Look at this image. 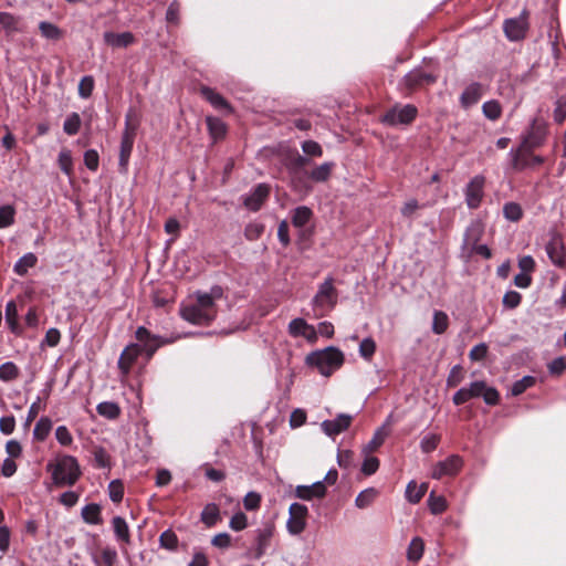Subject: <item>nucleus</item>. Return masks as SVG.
I'll use <instances>...</instances> for the list:
<instances>
[{
	"mask_svg": "<svg viewBox=\"0 0 566 566\" xmlns=\"http://www.w3.org/2000/svg\"><path fill=\"white\" fill-rule=\"evenodd\" d=\"M142 349L137 344H129L128 346L125 347L118 359V367L122 370L123 375H127L129 373L133 364L135 363Z\"/></svg>",
	"mask_w": 566,
	"mask_h": 566,
	"instance_id": "nucleus-17",
	"label": "nucleus"
},
{
	"mask_svg": "<svg viewBox=\"0 0 566 566\" xmlns=\"http://www.w3.org/2000/svg\"><path fill=\"white\" fill-rule=\"evenodd\" d=\"M427 489H428V486L426 483L418 485L413 481L409 482V484L407 485V489H406L407 500L412 504L420 502V500L426 494Z\"/></svg>",
	"mask_w": 566,
	"mask_h": 566,
	"instance_id": "nucleus-31",
	"label": "nucleus"
},
{
	"mask_svg": "<svg viewBox=\"0 0 566 566\" xmlns=\"http://www.w3.org/2000/svg\"><path fill=\"white\" fill-rule=\"evenodd\" d=\"M270 195V187L260 184L255 189L244 198L243 205L251 211H258Z\"/></svg>",
	"mask_w": 566,
	"mask_h": 566,
	"instance_id": "nucleus-13",
	"label": "nucleus"
},
{
	"mask_svg": "<svg viewBox=\"0 0 566 566\" xmlns=\"http://www.w3.org/2000/svg\"><path fill=\"white\" fill-rule=\"evenodd\" d=\"M485 178L483 176H475L471 179L465 188V201L469 208L475 209L480 206L483 198V188Z\"/></svg>",
	"mask_w": 566,
	"mask_h": 566,
	"instance_id": "nucleus-10",
	"label": "nucleus"
},
{
	"mask_svg": "<svg viewBox=\"0 0 566 566\" xmlns=\"http://www.w3.org/2000/svg\"><path fill=\"white\" fill-rule=\"evenodd\" d=\"M337 291L334 287V280L327 277L317 290V293L313 297V306L315 311H319L316 316H323L324 312L331 311L337 303Z\"/></svg>",
	"mask_w": 566,
	"mask_h": 566,
	"instance_id": "nucleus-5",
	"label": "nucleus"
},
{
	"mask_svg": "<svg viewBox=\"0 0 566 566\" xmlns=\"http://www.w3.org/2000/svg\"><path fill=\"white\" fill-rule=\"evenodd\" d=\"M0 25L8 34L21 32V18L10 12L0 11Z\"/></svg>",
	"mask_w": 566,
	"mask_h": 566,
	"instance_id": "nucleus-24",
	"label": "nucleus"
},
{
	"mask_svg": "<svg viewBox=\"0 0 566 566\" xmlns=\"http://www.w3.org/2000/svg\"><path fill=\"white\" fill-rule=\"evenodd\" d=\"M52 429V421L48 417H42L35 424L33 430L34 439L44 441Z\"/></svg>",
	"mask_w": 566,
	"mask_h": 566,
	"instance_id": "nucleus-36",
	"label": "nucleus"
},
{
	"mask_svg": "<svg viewBox=\"0 0 566 566\" xmlns=\"http://www.w3.org/2000/svg\"><path fill=\"white\" fill-rule=\"evenodd\" d=\"M462 467V459L458 455H451L436 464L432 470L433 479H441L444 475H453L459 472Z\"/></svg>",
	"mask_w": 566,
	"mask_h": 566,
	"instance_id": "nucleus-11",
	"label": "nucleus"
},
{
	"mask_svg": "<svg viewBox=\"0 0 566 566\" xmlns=\"http://www.w3.org/2000/svg\"><path fill=\"white\" fill-rule=\"evenodd\" d=\"M302 149L305 155L313 157H321L323 155V149L321 145L314 140H306L302 144Z\"/></svg>",
	"mask_w": 566,
	"mask_h": 566,
	"instance_id": "nucleus-58",
	"label": "nucleus"
},
{
	"mask_svg": "<svg viewBox=\"0 0 566 566\" xmlns=\"http://www.w3.org/2000/svg\"><path fill=\"white\" fill-rule=\"evenodd\" d=\"M375 350H376V344L374 342L373 338L368 337V338H364L361 342H360V345H359V354L364 357V358H367L369 359L374 354H375Z\"/></svg>",
	"mask_w": 566,
	"mask_h": 566,
	"instance_id": "nucleus-56",
	"label": "nucleus"
},
{
	"mask_svg": "<svg viewBox=\"0 0 566 566\" xmlns=\"http://www.w3.org/2000/svg\"><path fill=\"white\" fill-rule=\"evenodd\" d=\"M390 427L391 416L388 417L386 422L375 431L371 440L364 447L363 452L365 455L376 451L385 442V440L387 439V437H389L391 432Z\"/></svg>",
	"mask_w": 566,
	"mask_h": 566,
	"instance_id": "nucleus-15",
	"label": "nucleus"
},
{
	"mask_svg": "<svg viewBox=\"0 0 566 566\" xmlns=\"http://www.w3.org/2000/svg\"><path fill=\"white\" fill-rule=\"evenodd\" d=\"M94 87V80L92 76H84L78 84V94L83 98H87L92 95Z\"/></svg>",
	"mask_w": 566,
	"mask_h": 566,
	"instance_id": "nucleus-53",
	"label": "nucleus"
},
{
	"mask_svg": "<svg viewBox=\"0 0 566 566\" xmlns=\"http://www.w3.org/2000/svg\"><path fill=\"white\" fill-rule=\"evenodd\" d=\"M59 166L61 170L69 177L73 174V160L69 149H62L59 154Z\"/></svg>",
	"mask_w": 566,
	"mask_h": 566,
	"instance_id": "nucleus-41",
	"label": "nucleus"
},
{
	"mask_svg": "<svg viewBox=\"0 0 566 566\" xmlns=\"http://www.w3.org/2000/svg\"><path fill=\"white\" fill-rule=\"evenodd\" d=\"M522 301V295L516 291H509L504 294L502 303L503 306L513 310L520 305Z\"/></svg>",
	"mask_w": 566,
	"mask_h": 566,
	"instance_id": "nucleus-52",
	"label": "nucleus"
},
{
	"mask_svg": "<svg viewBox=\"0 0 566 566\" xmlns=\"http://www.w3.org/2000/svg\"><path fill=\"white\" fill-rule=\"evenodd\" d=\"M482 86L479 83L470 84L461 94L460 101L463 107L468 108L481 98Z\"/></svg>",
	"mask_w": 566,
	"mask_h": 566,
	"instance_id": "nucleus-22",
	"label": "nucleus"
},
{
	"mask_svg": "<svg viewBox=\"0 0 566 566\" xmlns=\"http://www.w3.org/2000/svg\"><path fill=\"white\" fill-rule=\"evenodd\" d=\"M38 262V258L34 253H27L24 254L23 256H21L17 263L14 264V272L20 275V276H23L28 273V270L35 266Z\"/></svg>",
	"mask_w": 566,
	"mask_h": 566,
	"instance_id": "nucleus-28",
	"label": "nucleus"
},
{
	"mask_svg": "<svg viewBox=\"0 0 566 566\" xmlns=\"http://www.w3.org/2000/svg\"><path fill=\"white\" fill-rule=\"evenodd\" d=\"M439 442L440 437L438 434H428L421 440L420 447L423 452L429 453L437 449Z\"/></svg>",
	"mask_w": 566,
	"mask_h": 566,
	"instance_id": "nucleus-55",
	"label": "nucleus"
},
{
	"mask_svg": "<svg viewBox=\"0 0 566 566\" xmlns=\"http://www.w3.org/2000/svg\"><path fill=\"white\" fill-rule=\"evenodd\" d=\"M222 296L220 287H213L210 293H196V302L181 307V317L192 324L208 325L217 315L214 300Z\"/></svg>",
	"mask_w": 566,
	"mask_h": 566,
	"instance_id": "nucleus-1",
	"label": "nucleus"
},
{
	"mask_svg": "<svg viewBox=\"0 0 566 566\" xmlns=\"http://www.w3.org/2000/svg\"><path fill=\"white\" fill-rule=\"evenodd\" d=\"M333 167V163H324L310 172V178L316 182H324L331 177Z\"/></svg>",
	"mask_w": 566,
	"mask_h": 566,
	"instance_id": "nucleus-35",
	"label": "nucleus"
},
{
	"mask_svg": "<svg viewBox=\"0 0 566 566\" xmlns=\"http://www.w3.org/2000/svg\"><path fill=\"white\" fill-rule=\"evenodd\" d=\"M219 518H220V511H219V507L217 506V504L209 503L203 507V510L201 512V522L207 527H212L213 525H216V523L219 521Z\"/></svg>",
	"mask_w": 566,
	"mask_h": 566,
	"instance_id": "nucleus-27",
	"label": "nucleus"
},
{
	"mask_svg": "<svg viewBox=\"0 0 566 566\" xmlns=\"http://www.w3.org/2000/svg\"><path fill=\"white\" fill-rule=\"evenodd\" d=\"M482 111L484 116L491 120L497 119L502 114L500 103L493 99L485 102L482 106Z\"/></svg>",
	"mask_w": 566,
	"mask_h": 566,
	"instance_id": "nucleus-42",
	"label": "nucleus"
},
{
	"mask_svg": "<svg viewBox=\"0 0 566 566\" xmlns=\"http://www.w3.org/2000/svg\"><path fill=\"white\" fill-rule=\"evenodd\" d=\"M230 527L233 531H242L248 525L247 515L242 512L234 514L230 520Z\"/></svg>",
	"mask_w": 566,
	"mask_h": 566,
	"instance_id": "nucleus-61",
	"label": "nucleus"
},
{
	"mask_svg": "<svg viewBox=\"0 0 566 566\" xmlns=\"http://www.w3.org/2000/svg\"><path fill=\"white\" fill-rule=\"evenodd\" d=\"M484 389V381H474L471 382L469 387H463L459 389L453 395V402L454 405L459 406L467 401H469L472 398L481 397Z\"/></svg>",
	"mask_w": 566,
	"mask_h": 566,
	"instance_id": "nucleus-16",
	"label": "nucleus"
},
{
	"mask_svg": "<svg viewBox=\"0 0 566 566\" xmlns=\"http://www.w3.org/2000/svg\"><path fill=\"white\" fill-rule=\"evenodd\" d=\"M206 122L208 125L209 133L214 140L224 137L227 133V126L221 119L212 116H207Z\"/></svg>",
	"mask_w": 566,
	"mask_h": 566,
	"instance_id": "nucleus-30",
	"label": "nucleus"
},
{
	"mask_svg": "<svg viewBox=\"0 0 566 566\" xmlns=\"http://www.w3.org/2000/svg\"><path fill=\"white\" fill-rule=\"evenodd\" d=\"M108 494L113 502L119 503L124 496V486L119 480H114L108 484Z\"/></svg>",
	"mask_w": 566,
	"mask_h": 566,
	"instance_id": "nucleus-51",
	"label": "nucleus"
},
{
	"mask_svg": "<svg viewBox=\"0 0 566 566\" xmlns=\"http://www.w3.org/2000/svg\"><path fill=\"white\" fill-rule=\"evenodd\" d=\"M98 163H99V156L96 150L88 149L85 151L84 164L90 170H92V171L97 170Z\"/></svg>",
	"mask_w": 566,
	"mask_h": 566,
	"instance_id": "nucleus-60",
	"label": "nucleus"
},
{
	"mask_svg": "<svg viewBox=\"0 0 566 566\" xmlns=\"http://www.w3.org/2000/svg\"><path fill=\"white\" fill-rule=\"evenodd\" d=\"M19 369L15 364L7 361L0 366V379L3 381H10L18 377Z\"/></svg>",
	"mask_w": 566,
	"mask_h": 566,
	"instance_id": "nucleus-45",
	"label": "nucleus"
},
{
	"mask_svg": "<svg viewBox=\"0 0 566 566\" xmlns=\"http://www.w3.org/2000/svg\"><path fill=\"white\" fill-rule=\"evenodd\" d=\"M94 462L99 468L111 467V457L103 447H95L93 450Z\"/></svg>",
	"mask_w": 566,
	"mask_h": 566,
	"instance_id": "nucleus-46",
	"label": "nucleus"
},
{
	"mask_svg": "<svg viewBox=\"0 0 566 566\" xmlns=\"http://www.w3.org/2000/svg\"><path fill=\"white\" fill-rule=\"evenodd\" d=\"M261 495L256 492H249L243 499V505L248 511H254L260 507Z\"/></svg>",
	"mask_w": 566,
	"mask_h": 566,
	"instance_id": "nucleus-57",
	"label": "nucleus"
},
{
	"mask_svg": "<svg viewBox=\"0 0 566 566\" xmlns=\"http://www.w3.org/2000/svg\"><path fill=\"white\" fill-rule=\"evenodd\" d=\"M307 512V507L303 504H291L289 509L290 516L286 522V527L290 534L298 535L305 530Z\"/></svg>",
	"mask_w": 566,
	"mask_h": 566,
	"instance_id": "nucleus-7",
	"label": "nucleus"
},
{
	"mask_svg": "<svg viewBox=\"0 0 566 566\" xmlns=\"http://www.w3.org/2000/svg\"><path fill=\"white\" fill-rule=\"evenodd\" d=\"M417 114V107L411 104L396 105L384 114L381 123L388 126L408 125L416 118Z\"/></svg>",
	"mask_w": 566,
	"mask_h": 566,
	"instance_id": "nucleus-6",
	"label": "nucleus"
},
{
	"mask_svg": "<svg viewBox=\"0 0 566 566\" xmlns=\"http://www.w3.org/2000/svg\"><path fill=\"white\" fill-rule=\"evenodd\" d=\"M312 210L305 206L297 207L292 216V223L296 228H302L311 220Z\"/></svg>",
	"mask_w": 566,
	"mask_h": 566,
	"instance_id": "nucleus-34",
	"label": "nucleus"
},
{
	"mask_svg": "<svg viewBox=\"0 0 566 566\" xmlns=\"http://www.w3.org/2000/svg\"><path fill=\"white\" fill-rule=\"evenodd\" d=\"M46 470L52 473L55 485H73L81 475L77 460L72 455H63L55 463H49Z\"/></svg>",
	"mask_w": 566,
	"mask_h": 566,
	"instance_id": "nucleus-3",
	"label": "nucleus"
},
{
	"mask_svg": "<svg viewBox=\"0 0 566 566\" xmlns=\"http://www.w3.org/2000/svg\"><path fill=\"white\" fill-rule=\"evenodd\" d=\"M264 232V226L259 222H251L244 229V237L249 241L258 240Z\"/></svg>",
	"mask_w": 566,
	"mask_h": 566,
	"instance_id": "nucleus-50",
	"label": "nucleus"
},
{
	"mask_svg": "<svg viewBox=\"0 0 566 566\" xmlns=\"http://www.w3.org/2000/svg\"><path fill=\"white\" fill-rule=\"evenodd\" d=\"M344 360L343 352L334 346L315 350L306 356V364L315 367L325 377H329L335 370L339 369Z\"/></svg>",
	"mask_w": 566,
	"mask_h": 566,
	"instance_id": "nucleus-2",
	"label": "nucleus"
},
{
	"mask_svg": "<svg viewBox=\"0 0 566 566\" xmlns=\"http://www.w3.org/2000/svg\"><path fill=\"white\" fill-rule=\"evenodd\" d=\"M527 12L524 10L517 18L507 19L504 22V32L509 40H522L528 29Z\"/></svg>",
	"mask_w": 566,
	"mask_h": 566,
	"instance_id": "nucleus-8",
	"label": "nucleus"
},
{
	"mask_svg": "<svg viewBox=\"0 0 566 566\" xmlns=\"http://www.w3.org/2000/svg\"><path fill=\"white\" fill-rule=\"evenodd\" d=\"M449 326L448 315L442 311H436L433 313L432 331L440 335L443 334Z\"/></svg>",
	"mask_w": 566,
	"mask_h": 566,
	"instance_id": "nucleus-39",
	"label": "nucleus"
},
{
	"mask_svg": "<svg viewBox=\"0 0 566 566\" xmlns=\"http://www.w3.org/2000/svg\"><path fill=\"white\" fill-rule=\"evenodd\" d=\"M138 122L133 120V114L128 113L125 119V128L122 134L120 147H119V171L123 174L127 172L129 158L133 151V146L136 137V130Z\"/></svg>",
	"mask_w": 566,
	"mask_h": 566,
	"instance_id": "nucleus-4",
	"label": "nucleus"
},
{
	"mask_svg": "<svg viewBox=\"0 0 566 566\" xmlns=\"http://www.w3.org/2000/svg\"><path fill=\"white\" fill-rule=\"evenodd\" d=\"M159 542H160L161 547H165L170 551L176 549L178 546V537L170 530H167L161 533V535L159 537Z\"/></svg>",
	"mask_w": 566,
	"mask_h": 566,
	"instance_id": "nucleus-47",
	"label": "nucleus"
},
{
	"mask_svg": "<svg viewBox=\"0 0 566 566\" xmlns=\"http://www.w3.org/2000/svg\"><path fill=\"white\" fill-rule=\"evenodd\" d=\"M103 38H104V42L107 45L113 46V48H127L135 40L133 33H130V32H123V33L105 32Z\"/></svg>",
	"mask_w": 566,
	"mask_h": 566,
	"instance_id": "nucleus-21",
	"label": "nucleus"
},
{
	"mask_svg": "<svg viewBox=\"0 0 566 566\" xmlns=\"http://www.w3.org/2000/svg\"><path fill=\"white\" fill-rule=\"evenodd\" d=\"M535 384V378L532 376H524L522 379L515 381L512 386V395L518 396L523 394L527 388Z\"/></svg>",
	"mask_w": 566,
	"mask_h": 566,
	"instance_id": "nucleus-49",
	"label": "nucleus"
},
{
	"mask_svg": "<svg viewBox=\"0 0 566 566\" xmlns=\"http://www.w3.org/2000/svg\"><path fill=\"white\" fill-rule=\"evenodd\" d=\"M55 437L62 446H70L73 442L71 432L65 426H60L55 430Z\"/></svg>",
	"mask_w": 566,
	"mask_h": 566,
	"instance_id": "nucleus-63",
	"label": "nucleus"
},
{
	"mask_svg": "<svg viewBox=\"0 0 566 566\" xmlns=\"http://www.w3.org/2000/svg\"><path fill=\"white\" fill-rule=\"evenodd\" d=\"M462 379H463L462 367L457 365L451 369V371L448 376V379H447V385L449 387H455L462 381Z\"/></svg>",
	"mask_w": 566,
	"mask_h": 566,
	"instance_id": "nucleus-64",
	"label": "nucleus"
},
{
	"mask_svg": "<svg viewBox=\"0 0 566 566\" xmlns=\"http://www.w3.org/2000/svg\"><path fill=\"white\" fill-rule=\"evenodd\" d=\"M546 252L551 261L560 266L565 262L564 244L559 235H553L546 244Z\"/></svg>",
	"mask_w": 566,
	"mask_h": 566,
	"instance_id": "nucleus-19",
	"label": "nucleus"
},
{
	"mask_svg": "<svg viewBox=\"0 0 566 566\" xmlns=\"http://www.w3.org/2000/svg\"><path fill=\"white\" fill-rule=\"evenodd\" d=\"M423 551L424 544L422 538H412L407 549V559L411 563H418L423 555Z\"/></svg>",
	"mask_w": 566,
	"mask_h": 566,
	"instance_id": "nucleus-32",
	"label": "nucleus"
},
{
	"mask_svg": "<svg viewBox=\"0 0 566 566\" xmlns=\"http://www.w3.org/2000/svg\"><path fill=\"white\" fill-rule=\"evenodd\" d=\"M17 317H18L17 305H15L14 302L11 301L6 306V321H7V324L9 325V327H10V329L13 333L19 334L20 329H19V326H18Z\"/></svg>",
	"mask_w": 566,
	"mask_h": 566,
	"instance_id": "nucleus-40",
	"label": "nucleus"
},
{
	"mask_svg": "<svg viewBox=\"0 0 566 566\" xmlns=\"http://www.w3.org/2000/svg\"><path fill=\"white\" fill-rule=\"evenodd\" d=\"M14 209L11 206L0 207V228H6L13 223Z\"/></svg>",
	"mask_w": 566,
	"mask_h": 566,
	"instance_id": "nucleus-54",
	"label": "nucleus"
},
{
	"mask_svg": "<svg viewBox=\"0 0 566 566\" xmlns=\"http://www.w3.org/2000/svg\"><path fill=\"white\" fill-rule=\"evenodd\" d=\"M112 525L116 538L128 544L130 542V533L126 521L120 516H115L112 520Z\"/></svg>",
	"mask_w": 566,
	"mask_h": 566,
	"instance_id": "nucleus-26",
	"label": "nucleus"
},
{
	"mask_svg": "<svg viewBox=\"0 0 566 566\" xmlns=\"http://www.w3.org/2000/svg\"><path fill=\"white\" fill-rule=\"evenodd\" d=\"M41 35L49 41H60L64 36V32L56 24L49 21H41L39 23Z\"/></svg>",
	"mask_w": 566,
	"mask_h": 566,
	"instance_id": "nucleus-25",
	"label": "nucleus"
},
{
	"mask_svg": "<svg viewBox=\"0 0 566 566\" xmlns=\"http://www.w3.org/2000/svg\"><path fill=\"white\" fill-rule=\"evenodd\" d=\"M201 94L217 109H226L228 113L232 112V107L223 98V96H221L212 88L205 86L201 88Z\"/></svg>",
	"mask_w": 566,
	"mask_h": 566,
	"instance_id": "nucleus-23",
	"label": "nucleus"
},
{
	"mask_svg": "<svg viewBox=\"0 0 566 566\" xmlns=\"http://www.w3.org/2000/svg\"><path fill=\"white\" fill-rule=\"evenodd\" d=\"M353 417L346 413L338 415L333 420H325L322 422L323 431L329 436L334 437L345 431L352 423Z\"/></svg>",
	"mask_w": 566,
	"mask_h": 566,
	"instance_id": "nucleus-14",
	"label": "nucleus"
},
{
	"mask_svg": "<svg viewBox=\"0 0 566 566\" xmlns=\"http://www.w3.org/2000/svg\"><path fill=\"white\" fill-rule=\"evenodd\" d=\"M96 410L99 416L114 420L119 417L120 408L116 402L104 401L97 405Z\"/></svg>",
	"mask_w": 566,
	"mask_h": 566,
	"instance_id": "nucleus-33",
	"label": "nucleus"
},
{
	"mask_svg": "<svg viewBox=\"0 0 566 566\" xmlns=\"http://www.w3.org/2000/svg\"><path fill=\"white\" fill-rule=\"evenodd\" d=\"M81 127V117L77 113H72L67 116L64 122L63 130L67 135L72 136L78 133Z\"/></svg>",
	"mask_w": 566,
	"mask_h": 566,
	"instance_id": "nucleus-43",
	"label": "nucleus"
},
{
	"mask_svg": "<svg viewBox=\"0 0 566 566\" xmlns=\"http://www.w3.org/2000/svg\"><path fill=\"white\" fill-rule=\"evenodd\" d=\"M136 339L142 343L140 349L150 358L155 352L167 342L157 335H153L146 327L140 326L135 333Z\"/></svg>",
	"mask_w": 566,
	"mask_h": 566,
	"instance_id": "nucleus-9",
	"label": "nucleus"
},
{
	"mask_svg": "<svg viewBox=\"0 0 566 566\" xmlns=\"http://www.w3.org/2000/svg\"><path fill=\"white\" fill-rule=\"evenodd\" d=\"M428 505L433 514H440L447 509L446 499L443 496H436L433 492H431L428 499Z\"/></svg>",
	"mask_w": 566,
	"mask_h": 566,
	"instance_id": "nucleus-48",
	"label": "nucleus"
},
{
	"mask_svg": "<svg viewBox=\"0 0 566 566\" xmlns=\"http://www.w3.org/2000/svg\"><path fill=\"white\" fill-rule=\"evenodd\" d=\"M503 213L507 220L513 221V222L518 221L523 216L521 206L515 202L505 203L503 207Z\"/></svg>",
	"mask_w": 566,
	"mask_h": 566,
	"instance_id": "nucleus-44",
	"label": "nucleus"
},
{
	"mask_svg": "<svg viewBox=\"0 0 566 566\" xmlns=\"http://www.w3.org/2000/svg\"><path fill=\"white\" fill-rule=\"evenodd\" d=\"M379 468V460L376 457L366 455L361 465V472L366 475L374 474Z\"/></svg>",
	"mask_w": 566,
	"mask_h": 566,
	"instance_id": "nucleus-59",
	"label": "nucleus"
},
{
	"mask_svg": "<svg viewBox=\"0 0 566 566\" xmlns=\"http://www.w3.org/2000/svg\"><path fill=\"white\" fill-rule=\"evenodd\" d=\"M488 354V346L485 343H480L475 345L469 354V357L471 360L480 361L483 360L486 357Z\"/></svg>",
	"mask_w": 566,
	"mask_h": 566,
	"instance_id": "nucleus-62",
	"label": "nucleus"
},
{
	"mask_svg": "<svg viewBox=\"0 0 566 566\" xmlns=\"http://www.w3.org/2000/svg\"><path fill=\"white\" fill-rule=\"evenodd\" d=\"M377 494H378V492L374 488H369V489L361 491L355 500L356 506L359 509H365V507L369 506L376 499Z\"/></svg>",
	"mask_w": 566,
	"mask_h": 566,
	"instance_id": "nucleus-38",
	"label": "nucleus"
},
{
	"mask_svg": "<svg viewBox=\"0 0 566 566\" xmlns=\"http://www.w3.org/2000/svg\"><path fill=\"white\" fill-rule=\"evenodd\" d=\"M273 533L274 526L271 524L258 531L254 558H261L265 554V551L270 545V541L273 536Z\"/></svg>",
	"mask_w": 566,
	"mask_h": 566,
	"instance_id": "nucleus-20",
	"label": "nucleus"
},
{
	"mask_svg": "<svg viewBox=\"0 0 566 566\" xmlns=\"http://www.w3.org/2000/svg\"><path fill=\"white\" fill-rule=\"evenodd\" d=\"M326 494V486L323 481H317L312 485H298L295 490V495L305 501H311L314 497H323Z\"/></svg>",
	"mask_w": 566,
	"mask_h": 566,
	"instance_id": "nucleus-18",
	"label": "nucleus"
},
{
	"mask_svg": "<svg viewBox=\"0 0 566 566\" xmlns=\"http://www.w3.org/2000/svg\"><path fill=\"white\" fill-rule=\"evenodd\" d=\"M289 333L293 337H304L308 342H315L317 338L316 331L314 326L307 324V322L303 318H294L289 324Z\"/></svg>",
	"mask_w": 566,
	"mask_h": 566,
	"instance_id": "nucleus-12",
	"label": "nucleus"
},
{
	"mask_svg": "<svg viewBox=\"0 0 566 566\" xmlns=\"http://www.w3.org/2000/svg\"><path fill=\"white\" fill-rule=\"evenodd\" d=\"M511 154H512V165H513L514 169L522 170L530 165L528 155L531 153L523 149V147L520 146L518 149H516L515 151H511Z\"/></svg>",
	"mask_w": 566,
	"mask_h": 566,
	"instance_id": "nucleus-37",
	"label": "nucleus"
},
{
	"mask_svg": "<svg viewBox=\"0 0 566 566\" xmlns=\"http://www.w3.org/2000/svg\"><path fill=\"white\" fill-rule=\"evenodd\" d=\"M82 517L87 524L97 525L102 523L101 506L96 503H91L82 509Z\"/></svg>",
	"mask_w": 566,
	"mask_h": 566,
	"instance_id": "nucleus-29",
	"label": "nucleus"
}]
</instances>
